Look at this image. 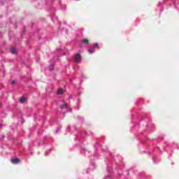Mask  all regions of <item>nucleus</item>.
Segmentation results:
<instances>
[{
  "label": "nucleus",
  "instance_id": "1",
  "mask_svg": "<svg viewBox=\"0 0 179 179\" xmlns=\"http://www.w3.org/2000/svg\"><path fill=\"white\" fill-rule=\"evenodd\" d=\"M74 59L76 64H80V62L82 61V56H80V54L77 53L75 55Z\"/></svg>",
  "mask_w": 179,
  "mask_h": 179
},
{
  "label": "nucleus",
  "instance_id": "2",
  "mask_svg": "<svg viewBox=\"0 0 179 179\" xmlns=\"http://www.w3.org/2000/svg\"><path fill=\"white\" fill-rule=\"evenodd\" d=\"M10 162L13 164H17L20 162V159L19 158L11 159Z\"/></svg>",
  "mask_w": 179,
  "mask_h": 179
},
{
  "label": "nucleus",
  "instance_id": "3",
  "mask_svg": "<svg viewBox=\"0 0 179 179\" xmlns=\"http://www.w3.org/2000/svg\"><path fill=\"white\" fill-rule=\"evenodd\" d=\"M10 51H11L12 54H17V49H16L14 47L11 48Z\"/></svg>",
  "mask_w": 179,
  "mask_h": 179
},
{
  "label": "nucleus",
  "instance_id": "4",
  "mask_svg": "<svg viewBox=\"0 0 179 179\" xmlns=\"http://www.w3.org/2000/svg\"><path fill=\"white\" fill-rule=\"evenodd\" d=\"M63 93H64V90H62V89H59L57 91V94H62Z\"/></svg>",
  "mask_w": 179,
  "mask_h": 179
},
{
  "label": "nucleus",
  "instance_id": "5",
  "mask_svg": "<svg viewBox=\"0 0 179 179\" xmlns=\"http://www.w3.org/2000/svg\"><path fill=\"white\" fill-rule=\"evenodd\" d=\"M20 101L23 104V103L25 101L24 96H22L20 99Z\"/></svg>",
  "mask_w": 179,
  "mask_h": 179
},
{
  "label": "nucleus",
  "instance_id": "6",
  "mask_svg": "<svg viewBox=\"0 0 179 179\" xmlns=\"http://www.w3.org/2000/svg\"><path fill=\"white\" fill-rule=\"evenodd\" d=\"M83 44H89V39H84L83 41Z\"/></svg>",
  "mask_w": 179,
  "mask_h": 179
},
{
  "label": "nucleus",
  "instance_id": "7",
  "mask_svg": "<svg viewBox=\"0 0 179 179\" xmlns=\"http://www.w3.org/2000/svg\"><path fill=\"white\" fill-rule=\"evenodd\" d=\"M88 52H90V54H92V52H94V48H91L88 50Z\"/></svg>",
  "mask_w": 179,
  "mask_h": 179
},
{
  "label": "nucleus",
  "instance_id": "8",
  "mask_svg": "<svg viewBox=\"0 0 179 179\" xmlns=\"http://www.w3.org/2000/svg\"><path fill=\"white\" fill-rule=\"evenodd\" d=\"M97 47H99V43H94V48H97Z\"/></svg>",
  "mask_w": 179,
  "mask_h": 179
},
{
  "label": "nucleus",
  "instance_id": "9",
  "mask_svg": "<svg viewBox=\"0 0 179 179\" xmlns=\"http://www.w3.org/2000/svg\"><path fill=\"white\" fill-rule=\"evenodd\" d=\"M16 83V81L13 80L11 82V85H15Z\"/></svg>",
  "mask_w": 179,
  "mask_h": 179
},
{
  "label": "nucleus",
  "instance_id": "10",
  "mask_svg": "<svg viewBox=\"0 0 179 179\" xmlns=\"http://www.w3.org/2000/svg\"><path fill=\"white\" fill-rule=\"evenodd\" d=\"M65 107H66V106H65V105H63V106H60V108L62 109V108H65Z\"/></svg>",
  "mask_w": 179,
  "mask_h": 179
},
{
  "label": "nucleus",
  "instance_id": "11",
  "mask_svg": "<svg viewBox=\"0 0 179 179\" xmlns=\"http://www.w3.org/2000/svg\"><path fill=\"white\" fill-rule=\"evenodd\" d=\"M50 69H53V67H52V66H51V67L50 68Z\"/></svg>",
  "mask_w": 179,
  "mask_h": 179
}]
</instances>
